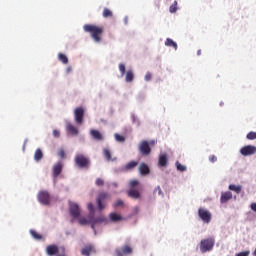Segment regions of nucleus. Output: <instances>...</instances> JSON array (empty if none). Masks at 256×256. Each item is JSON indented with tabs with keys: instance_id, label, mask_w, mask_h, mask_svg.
Here are the masks:
<instances>
[{
	"instance_id": "obj_43",
	"label": "nucleus",
	"mask_w": 256,
	"mask_h": 256,
	"mask_svg": "<svg viewBox=\"0 0 256 256\" xmlns=\"http://www.w3.org/2000/svg\"><path fill=\"white\" fill-rule=\"evenodd\" d=\"M217 161V156L215 155H210L209 156V162L210 163H215Z\"/></svg>"
},
{
	"instance_id": "obj_37",
	"label": "nucleus",
	"mask_w": 256,
	"mask_h": 256,
	"mask_svg": "<svg viewBox=\"0 0 256 256\" xmlns=\"http://www.w3.org/2000/svg\"><path fill=\"white\" fill-rule=\"evenodd\" d=\"M176 167L178 171H181L183 173V171H187V167H185L184 165H182L179 162H176Z\"/></svg>"
},
{
	"instance_id": "obj_48",
	"label": "nucleus",
	"mask_w": 256,
	"mask_h": 256,
	"mask_svg": "<svg viewBox=\"0 0 256 256\" xmlns=\"http://www.w3.org/2000/svg\"><path fill=\"white\" fill-rule=\"evenodd\" d=\"M251 209H252V211L256 212V203H252L251 204Z\"/></svg>"
},
{
	"instance_id": "obj_11",
	"label": "nucleus",
	"mask_w": 256,
	"mask_h": 256,
	"mask_svg": "<svg viewBox=\"0 0 256 256\" xmlns=\"http://www.w3.org/2000/svg\"><path fill=\"white\" fill-rule=\"evenodd\" d=\"M240 153H241V155H243V157H249L251 155H255L256 146L246 145L240 149Z\"/></svg>"
},
{
	"instance_id": "obj_46",
	"label": "nucleus",
	"mask_w": 256,
	"mask_h": 256,
	"mask_svg": "<svg viewBox=\"0 0 256 256\" xmlns=\"http://www.w3.org/2000/svg\"><path fill=\"white\" fill-rule=\"evenodd\" d=\"M60 132H59V130H53V137H56V138H58V137H60Z\"/></svg>"
},
{
	"instance_id": "obj_31",
	"label": "nucleus",
	"mask_w": 256,
	"mask_h": 256,
	"mask_svg": "<svg viewBox=\"0 0 256 256\" xmlns=\"http://www.w3.org/2000/svg\"><path fill=\"white\" fill-rule=\"evenodd\" d=\"M30 234L37 241H41V239H43V236L41 234L37 233V231H35V230H30Z\"/></svg>"
},
{
	"instance_id": "obj_22",
	"label": "nucleus",
	"mask_w": 256,
	"mask_h": 256,
	"mask_svg": "<svg viewBox=\"0 0 256 256\" xmlns=\"http://www.w3.org/2000/svg\"><path fill=\"white\" fill-rule=\"evenodd\" d=\"M93 251H95L93 247L91 245H87L84 248H82L81 255L89 256L91 255V253H93Z\"/></svg>"
},
{
	"instance_id": "obj_17",
	"label": "nucleus",
	"mask_w": 256,
	"mask_h": 256,
	"mask_svg": "<svg viewBox=\"0 0 256 256\" xmlns=\"http://www.w3.org/2000/svg\"><path fill=\"white\" fill-rule=\"evenodd\" d=\"M90 135L95 141H103V134H101V132L98 130H90Z\"/></svg>"
},
{
	"instance_id": "obj_42",
	"label": "nucleus",
	"mask_w": 256,
	"mask_h": 256,
	"mask_svg": "<svg viewBox=\"0 0 256 256\" xmlns=\"http://www.w3.org/2000/svg\"><path fill=\"white\" fill-rule=\"evenodd\" d=\"M123 205V200H116V202L114 203V207H123Z\"/></svg>"
},
{
	"instance_id": "obj_30",
	"label": "nucleus",
	"mask_w": 256,
	"mask_h": 256,
	"mask_svg": "<svg viewBox=\"0 0 256 256\" xmlns=\"http://www.w3.org/2000/svg\"><path fill=\"white\" fill-rule=\"evenodd\" d=\"M91 215H89V220L87 218H79L78 223L79 225H91Z\"/></svg>"
},
{
	"instance_id": "obj_15",
	"label": "nucleus",
	"mask_w": 256,
	"mask_h": 256,
	"mask_svg": "<svg viewBox=\"0 0 256 256\" xmlns=\"http://www.w3.org/2000/svg\"><path fill=\"white\" fill-rule=\"evenodd\" d=\"M138 171L140 172L141 175H149L151 173V170L149 169V166L145 164V162L140 163L138 167Z\"/></svg>"
},
{
	"instance_id": "obj_40",
	"label": "nucleus",
	"mask_w": 256,
	"mask_h": 256,
	"mask_svg": "<svg viewBox=\"0 0 256 256\" xmlns=\"http://www.w3.org/2000/svg\"><path fill=\"white\" fill-rule=\"evenodd\" d=\"M137 185H139V181L138 180H131L130 181V187L133 189L134 187H137Z\"/></svg>"
},
{
	"instance_id": "obj_19",
	"label": "nucleus",
	"mask_w": 256,
	"mask_h": 256,
	"mask_svg": "<svg viewBox=\"0 0 256 256\" xmlns=\"http://www.w3.org/2000/svg\"><path fill=\"white\" fill-rule=\"evenodd\" d=\"M66 130L70 135H79V130L73 124H67Z\"/></svg>"
},
{
	"instance_id": "obj_24",
	"label": "nucleus",
	"mask_w": 256,
	"mask_h": 256,
	"mask_svg": "<svg viewBox=\"0 0 256 256\" xmlns=\"http://www.w3.org/2000/svg\"><path fill=\"white\" fill-rule=\"evenodd\" d=\"M137 165H139V162L130 161L125 165L124 169H125V171H133V169H135V167H137Z\"/></svg>"
},
{
	"instance_id": "obj_21",
	"label": "nucleus",
	"mask_w": 256,
	"mask_h": 256,
	"mask_svg": "<svg viewBox=\"0 0 256 256\" xmlns=\"http://www.w3.org/2000/svg\"><path fill=\"white\" fill-rule=\"evenodd\" d=\"M168 159H167V154H161L159 156V166L160 167H167V163H168Z\"/></svg>"
},
{
	"instance_id": "obj_7",
	"label": "nucleus",
	"mask_w": 256,
	"mask_h": 256,
	"mask_svg": "<svg viewBox=\"0 0 256 256\" xmlns=\"http://www.w3.org/2000/svg\"><path fill=\"white\" fill-rule=\"evenodd\" d=\"M139 153L143 157H147V155H151V146H149V142L147 140H142L138 146Z\"/></svg>"
},
{
	"instance_id": "obj_32",
	"label": "nucleus",
	"mask_w": 256,
	"mask_h": 256,
	"mask_svg": "<svg viewBox=\"0 0 256 256\" xmlns=\"http://www.w3.org/2000/svg\"><path fill=\"white\" fill-rule=\"evenodd\" d=\"M115 137V140L118 142V143H125V136H122L121 134H115L114 135Z\"/></svg>"
},
{
	"instance_id": "obj_18",
	"label": "nucleus",
	"mask_w": 256,
	"mask_h": 256,
	"mask_svg": "<svg viewBox=\"0 0 256 256\" xmlns=\"http://www.w3.org/2000/svg\"><path fill=\"white\" fill-rule=\"evenodd\" d=\"M109 219L110 221H112V223H119V221H123V216L115 212H112L109 214Z\"/></svg>"
},
{
	"instance_id": "obj_47",
	"label": "nucleus",
	"mask_w": 256,
	"mask_h": 256,
	"mask_svg": "<svg viewBox=\"0 0 256 256\" xmlns=\"http://www.w3.org/2000/svg\"><path fill=\"white\" fill-rule=\"evenodd\" d=\"M157 192H158L159 195H162V194H163V191L161 190V187H160V186H157V187L155 188V193H157Z\"/></svg>"
},
{
	"instance_id": "obj_12",
	"label": "nucleus",
	"mask_w": 256,
	"mask_h": 256,
	"mask_svg": "<svg viewBox=\"0 0 256 256\" xmlns=\"http://www.w3.org/2000/svg\"><path fill=\"white\" fill-rule=\"evenodd\" d=\"M107 197H109V194H107L106 192H101L97 199H96V203L98 205V209L99 211H103V209H105V201H107Z\"/></svg>"
},
{
	"instance_id": "obj_4",
	"label": "nucleus",
	"mask_w": 256,
	"mask_h": 256,
	"mask_svg": "<svg viewBox=\"0 0 256 256\" xmlns=\"http://www.w3.org/2000/svg\"><path fill=\"white\" fill-rule=\"evenodd\" d=\"M213 247H215V239L213 238L203 239L200 242L201 253H207L208 251H211Z\"/></svg>"
},
{
	"instance_id": "obj_26",
	"label": "nucleus",
	"mask_w": 256,
	"mask_h": 256,
	"mask_svg": "<svg viewBox=\"0 0 256 256\" xmlns=\"http://www.w3.org/2000/svg\"><path fill=\"white\" fill-rule=\"evenodd\" d=\"M229 189L230 191H234V193H241L242 189H243V186L242 185H235V184H230L229 185Z\"/></svg>"
},
{
	"instance_id": "obj_14",
	"label": "nucleus",
	"mask_w": 256,
	"mask_h": 256,
	"mask_svg": "<svg viewBox=\"0 0 256 256\" xmlns=\"http://www.w3.org/2000/svg\"><path fill=\"white\" fill-rule=\"evenodd\" d=\"M63 171V162H57L52 167V173L53 177L57 179L59 175H61V172Z\"/></svg>"
},
{
	"instance_id": "obj_36",
	"label": "nucleus",
	"mask_w": 256,
	"mask_h": 256,
	"mask_svg": "<svg viewBox=\"0 0 256 256\" xmlns=\"http://www.w3.org/2000/svg\"><path fill=\"white\" fill-rule=\"evenodd\" d=\"M246 138L249 140V141H254V139H256V132H249L246 136Z\"/></svg>"
},
{
	"instance_id": "obj_25",
	"label": "nucleus",
	"mask_w": 256,
	"mask_h": 256,
	"mask_svg": "<svg viewBox=\"0 0 256 256\" xmlns=\"http://www.w3.org/2000/svg\"><path fill=\"white\" fill-rule=\"evenodd\" d=\"M166 47H173L175 51H177V42L173 41L171 38H167L165 41Z\"/></svg>"
},
{
	"instance_id": "obj_13",
	"label": "nucleus",
	"mask_w": 256,
	"mask_h": 256,
	"mask_svg": "<svg viewBox=\"0 0 256 256\" xmlns=\"http://www.w3.org/2000/svg\"><path fill=\"white\" fill-rule=\"evenodd\" d=\"M115 253L117 256L131 255V253H133V248L126 245V246H123L122 248H117L115 250Z\"/></svg>"
},
{
	"instance_id": "obj_52",
	"label": "nucleus",
	"mask_w": 256,
	"mask_h": 256,
	"mask_svg": "<svg viewBox=\"0 0 256 256\" xmlns=\"http://www.w3.org/2000/svg\"><path fill=\"white\" fill-rule=\"evenodd\" d=\"M253 255L256 256V248H255V250H254V252H253Z\"/></svg>"
},
{
	"instance_id": "obj_6",
	"label": "nucleus",
	"mask_w": 256,
	"mask_h": 256,
	"mask_svg": "<svg viewBox=\"0 0 256 256\" xmlns=\"http://www.w3.org/2000/svg\"><path fill=\"white\" fill-rule=\"evenodd\" d=\"M69 213L72 219H79V217H81V208H79V204L75 202H70Z\"/></svg>"
},
{
	"instance_id": "obj_35",
	"label": "nucleus",
	"mask_w": 256,
	"mask_h": 256,
	"mask_svg": "<svg viewBox=\"0 0 256 256\" xmlns=\"http://www.w3.org/2000/svg\"><path fill=\"white\" fill-rule=\"evenodd\" d=\"M103 153H104L105 159H107V161H111V151H109V149L105 148L103 150Z\"/></svg>"
},
{
	"instance_id": "obj_39",
	"label": "nucleus",
	"mask_w": 256,
	"mask_h": 256,
	"mask_svg": "<svg viewBox=\"0 0 256 256\" xmlns=\"http://www.w3.org/2000/svg\"><path fill=\"white\" fill-rule=\"evenodd\" d=\"M119 71L123 77V75H125V64H119Z\"/></svg>"
},
{
	"instance_id": "obj_1",
	"label": "nucleus",
	"mask_w": 256,
	"mask_h": 256,
	"mask_svg": "<svg viewBox=\"0 0 256 256\" xmlns=\"http://www.w3.org/2000/svg\"><path fill=\"white\" fill-rule=\"evenodd\" d=\"M85 33H90V37L95 43H101V37H103V27L93 24H85L83 26Z\"/></svg>"
},
{
	"instance_id": "obj_3",
	"label": "nucleus",
	"mask_w": 256,
	"mask_h": 256,
	"mask_svg": "<svg viewBox=\"0 0 256 256\" xmlns=\"http://www.w3.org/2000/svg\"><path fill=\"white\" fill-rule=\"evenodd\" d=\"M74 163L76 167H79L80 169H89V165H91V160H89V157L83 154H77L74 157Z\"/></svg>"
},
{
	"instance_id": "obj_44",
	"label": "nucleus",
	"mask_w": 256,
	"mask_h": 256,
	"mask_svg": "<svg viewBox=\"0 0 256 256\" xmlns=\"http://www.w3.org/2000/svg\"><path fill=\"white\" fill-rule=\"evenodd\" d=\"M58 155L61 157V159H65V150L60 149V150L58 151Z\"/></svg>"
},
{
	"instance_id": "obj_5",
	"label": "nucleus",
	"mask_w": 256,
	"mask_h": 256,
	"mask_svg": "<svg viewBox=\"0 0 256 256\" xmlns=\"http://www.w3.org/2000/svg\"><path fill=\"white\" fill-rule=\"evenodd\" d=\"M94 216L95 215L91 216V229H93V231L96 234L97 231L95 230V225H101L103 223L104 225H107L109 223V220L107 219V217H105V215H100L96 218Z\"/></svg>"
},
{
	"instance_id": "obj_49",
	"label": "nucleus",
	"mask_w": 256,
	"mask_h": 256,
	"mask_svg": "<svg viewBox=\"0 0 256 256\" xmlns=\"http://www.w3.org/2000/svg\"><path fill=\"white\" fill-rule=\"evenodd\" d=\"M149 146L151 145L153 147V145H155V140H151L150 142H148Z\"/></svg>"
},
{
	"instance_id": "obj_9",
	"label": "nucleus",
	"mask_w": 256,
	"mask_h": 256,
	"mask_svg": "<svg viewBox=\"0 0 256 256\" xmlns=\"http://www.w3.org/2000/svg\"><path fill=\"white\" fill-rule=\"evenodd\" d=\"M198 217L203 221V223H211V213L205 208L198 209Z\"/></svg>"
},
{
	"instance_id": "obj_33",
	"label": "nucleus",
	"mask_w": 256,
	"mask_h": 256,
	"mask_svg": "<svg viewBox=\"0 0 256 256\" xmlns=\"http://www.w3.org/2000/svg\"><path fill=\"white\" fill-rule=\"evenodd\" d=\"M87 209L90 212V216L95 215V206H93V203H88Z\"/></svg>"
},
{
	"instance_id": "obj_2",
	"label": "nucleus",
	"mask_w": 256,
	"mask_h": 256,
	"mask_svg": "<svg viewBox=\"0 0 256 256\" xmlns=\"http://www.w3.org/2000/svg\"><path fill=\"white\" fill-rule=\"evenodd\" d=\"M46 254L48 256H67V250L65 249V246L59 247L55 244H51L46 247Z\"/></svg>"
},
{
	"instance_id": "obj_50",
	"label": "nucleus",
	"mask_w": 256,
	"mask_h": 256,
	"mask_svg": "<svg viewBox=\"0 0 256 256\" xmlns=\"http://www.w3.org/2000/svg\"><path fill=\"white\" fill-rule=\"evenodd\" d=\"M113 187H119V185L117 183H112Z\"/></svg>"
},
{
	"instance_id": "obj_10",
	"label": "nucleus",
	"mask_w": 256,
	"mask_h": 256,
	"mask_svg": "<svg viewBox=\"0 0 256 256\" xmlns=\"http://www.w3.org/2000/svg\"><path fill=\"white\" fill-rule=\"evenodd\" d=\"M85 115V109L83 107H77L74 110V119L78 125H81L83 123V117Z\"/></svg>"
},
{
	"instance_id": "obj_34",
	"label": "nucleus",
	"mask_w": 256,
	"mask_h": 256,
	"mask_svg": "<svg viewBox=\"0 0 256 256\" xmlns=\"http://www.w3.org/2000/svg\"><path fill=\"white\" fill-rule=\"evenodd\" d=\"M177 0L173 2V4L170 6L169 11L170 13H177Z\"/></svg>"
},
{
	"instance_id": "obj_8",
	"label": "nucleus",
	"mask_w": 256,
	"mask_h": 256,
	"mask_svg": "<svg viewBox=\"0 0 256 256\" xmlns=\"http://www.w3.org/2000/svg\"><path fill=\"white\" fill-rule=\"evenodd\" d=\"M38 201L42 205H50L51 195H49V192L42 190L38 193Z\"/></svg>"
},
{
	"instance_id": "obj_29",
	"label": "nucleus",
	"mask_w": 256,
	"mask_h": 256,
	"mask_svg": "<svg viewBox=\"0 0 256 256\" xmlns=\"http://www.w3.org/2000/svg\"><path fill=\"white\" fill-rule=\"evenodd\" d=\"M58 59L59 61H61V63H63L64 65H67V63H69V58H67V56L63 53H59L58 54Z\"/></svg>"
},
{
	"instance_id": "obj_45",
	"label": "nucleus",
	"mask_w": 256,
	"mask_h": 256,
	"mask_svg": "<svg viewBox=\"0 0 256 256\" xmlns=\"http://www.w3.org/2000/svg\"><path fill=\"white\" fill-rule=\"evenodd\" d=\"M236 256H249V251L237 253Z\"/></svg>"
},
{
	"instance_id": "obj_28",
	"label": "nucleus",
	"mask_w": 256,
	"mask_h": 256,
	"mask_svg": "<svg viewBox=\"0 0 256 256\" xmlns=\"http://www.w3.org/2000/svg\"><path fill=\"white\" fill-rule=\"evenodd\" d=\"M102 17H104V19L113 17V11H111L109 8H104L102 12Z\"/></svg>"
},
{
	"instance_id": "obj_41",
	"label": "nucleus",
	"mask_w": 256,
	"mask_h": 256,
	"mask_svg": "<svg viewBox=\"0 0 256 256\" xmlns=\"http://www.w3.org/2000/svg\"><path fill=\"white\" fill-rule=\"evenodd\" d=\"M153 75L151 74V72H147L145 77H144V80L145 81H151Z\"/></svg>"
},
{
	"instance_id": "obj_27",
	"label": "nucleus",
	"mask_w": 256,
	"mask_h": 256,
	"mask_svg": "<svg viewBox=\"0 0 256 256\" xmlns=\"http://www.w3.org/2000/svg\"><path fill=\"white\" fill-rule=\"evenodd\" d=\"M34 159L36 161H41L43 159V151L41 150V148L36 149L34 153Z\"/></svg>"
},
{
	"instance_id": "obj_16",
	"label": "nucleus",
	"mask_w": 256,
	"mask_h": 256,
	"mask_svg": "<svg viewBox=\"0 0 256 256\" xmlns=\"http://www.w3.org/2000/svg\"><path fill=\"white\" fill-rule=\"evenodd\" d=\"M233 199V193L231 191L223 192L221 194L220 203H227Z\"/></svg>"
},
{
	"instance_id": "obj_23",
	"label": "nucleus",
	"mask_w": 256,
	"mask_h": 256,
	"mask_svg": "<svg viewBox=\"0 0 256 256\" xmlns=\"http://www.w3.org/2000/svg\"><path fill=\"white\" fill-rule=\"evenodd\" d=\"M133 79H135V74L133 73V70H127L125 76L126 83H133Z\"/></svg>"
},
{
	"instance_id": "obj_38",
	"label": "nucleus",
	"mask_w": 256,
	"mask_h": 256,
	"mask_svg": "<svg viewBox=\"0 0 256 256\" xmlns=\"http://www.w3.org/2000/svg\"><path fill=\"white\" fill-rule=\"evenodd\" d=\"M95 185H97V187H103V185H105V180H103L102 178H97L95 181Z\"/></svg>"
},
{
	"instance_id": "obj_51",
	"label": "nucleus",
	"mask_w": 256,
	"mask_h": 256,
	"mask_svg": "<svg viewBox=\"0 0 256 256\" xmlns=\"http://www.w3.org/2000/svg\"><path fill=\"white\" fill-rule=\"evenodd\" d=\"M197 55H201V50H198V51H197Z\"/></svg>"
},
{
	"instance_id": "obj_20",
	"label": "nucleus",
	"mask_w": 256,
	"mask_h": 256,
	"mask_svg": "<svg viewBox=\"0 0 256 256\" xmlns=\"http://www.w3.org/2000/svg\"><path fill=\"white\" fill-rule=\"evenodd\" d=\"M127 194H128V197H131V199H139V197H141L139 190H135V189L128 190Z\"/></svg>"
}]
</instances>
